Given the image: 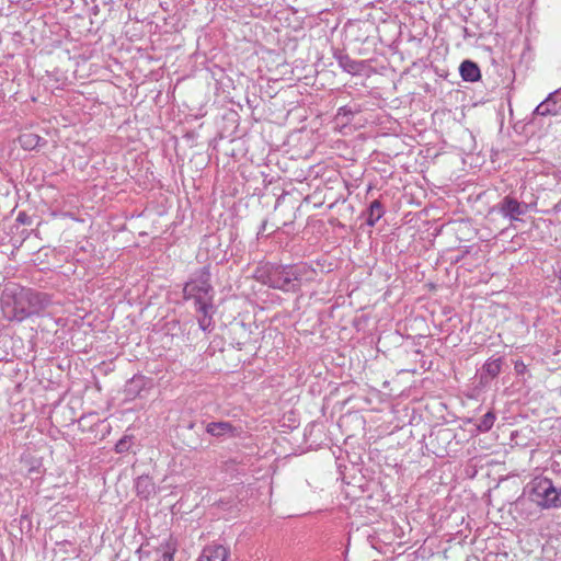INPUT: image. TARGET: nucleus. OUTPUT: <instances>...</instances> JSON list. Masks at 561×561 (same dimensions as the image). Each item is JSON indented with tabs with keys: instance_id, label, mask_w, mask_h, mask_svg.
<instances>
[{
	"instance_id": "nucleus-18",
	"label": "nucleus",
	"mask_w": 561,
	"mask_h": 561,
	"mask_svg": "<svg viewBox=\"0 0 561 561\" xmlns=\"http://www.w3.org/2000/svg\"><path fill=\"white\" fill-rule=\"evenodd\" d=\"M353 115V110L350 106L345 105L337 110L335 118L336 121H341L343 125H346L352 121Z\"/></svg>"
},
{
	"instance_id": "nucleus-2",
	"label": "nucleus",
	"mask_w": 561,
	"mask_h": 561,
	"mask_svg": "<svg viewBox=\"0 0 561 561\" xmlns=\"http://www.w3.org/2000/svg\"><path fill=\"white\" fill-rule=\"evenodd\" d=\"M317 277V271L308 263L278 264L265 262L254 271V278L273 289L283 293L297 294L305 283H311Z\"/></svg>"
},
{
	"instance_id": "nucleus-14",
	"label": "nucleus",
	"mask_w": 561,
	"mask_h": 561,
	"mask_svg": "<svg viewBox=\"0 0 561 561\" xmlns=\"http://www.w3.org/2000/svg\"><path fill=\"white\" fill-rule=\"evenodd\" d=\"M385 206L379 199L373 201L366 210L362 214L365 222L369 227H374L377 221L385 215Z\"/></svg>"
},
{
	"instance_id": "nucleus-23",
	"label": "nucleus",
	"mask_w": 561,
	"mask_h": 561,
	"mask_svg": "<svg viewBox=\"0 0 561 561\" xmlns=\"http://www.w3.org/2000/svg\"><path fill=\"white\" fill-rule=\"evenodd\" d=\"M90 416H93L95 417V414H90L89 416H81L78 421V424H79V427L81 428V431H85V421L90 417Z\"/></svg>"
},
{
	"instance_id": "nucleus-7",
	"label": "nucleus",
	"mask_w": 561,
	"mask_h": 561,
	"mask_svg": "<svg viewBox=\"0 0 561 561\" xmlns=\"http://www.w3.org/2000/svg\"><path fill=\"white\" fill-rule=\"evenodd\" d=\"M503 363V357L489 358L477 374L478 386L480 388L490 386L491 381L501 374Z\"/></svg>"
},
{
	"instance_id": "nucleus-6",
	"label": "nucleus",
	"mask_w": 561,
	"mask_h": 561,
	"mask_svg": "<svg viewBox=\"0 0 561 561\" xmlns=\"http://www.w3.org/2000/svg\"><path fill=\"white\" fill-rule=\"evenodd\" d=\"M183 290L202 294L215 293L214 286L211 285L210 265L207 264L194 271L188 280L184 284Z\"/></svg>"
},
{
	"instance_id": "nucleus-13",
	"label": "nucleus",
	"mask_w": 561,
	"mask_h": 561,
	"mask_svg": "<svg viewBox=\"0 0 561 561\" xmlns=\"http://www.w3.org/2000/svg\"><path fill=\"white\" fill-rule=\"evenodd\" d=\"M147 383V378L142 375H135L131 379H129L124 388L125 398L127 400H134L140 392L145 389Z\"/></svg>"
},
{
	"instance_id": "nucleus-24",
	"label": "nucleus",
	"mask_w": 561,
	"mask_h": 561,
	"mask_svg": "<svg viewBox=\"0 0 561 561\" xmlns=\"http://www.w3.org/2000/svg\"><path fill=\"white\" fill-rule=\"evenodd\" d=\"M266 225H267V220H263L262 224H261L260 230L257 232V238L263 237V232L266 229Z\"/></svg>"
},
{
	"instance_id": "nucleus-5",
	"label": "nucleus",
	"mask_w": 561,
	"mask_h": 561,
	"mask_svg": "<svg viewBox=\"0 0 561 561\" xmlns=\"http://www.w3.org/2000/svg\"><path fill=\"white\" fill-rule=\"evenodd\" d=\"M529 209V205L525 202H519L512 194L505 195L501 198L491 209L493 213H497L511 222L520 221V217L526 215Z\"/></svg>"
},
{
	"instance_id": "nucleus-10",
	"label": "nucleus",
	"mask_w": 561,
	"mask_h": 561,
	"mask_svg": "<svg viewBox=\"0 0 561 561\" xmlns=\"http://www.w3.org/2000/svg\"><path fill=\"white\" fill-rule=\"evenodd\" d=\"M206 433L216 437H238L241 433L240 427L233 426L230 422L219 421V422H210L206 425Z\"/></svg>"
},
{
	"instance_id": "nucleus-16",
	"label": "nucleus",
	"mask_w": 561,
	"mask_h": 561,
	"mask_svg": "<svg viewBox=\"0 0 561 561\" xmlns=\"http://www.w3.org/2000/svg\"><path fill=\"white\" fill-rule=\"evenodd\" d=\"M42 138L33 133L22 134L19 137V142L21 147L25 150H33L39 146Z\"/></svg>"
},
{
	"instance_id": "nucleus-3",
	"label": "nucleus",
	"mask_w": 561,
	"mask_h": 561,
	"mask_svg": "<svg viewBox=\"0 0 561 561\" xmlns=\"http://www.w3.org/2000/svg\"><path fill=\"white\" fill-rule=\"evenodd\" d=\"M536 505L541 510L561 507V485L558 486L547 477H536L525 488L524 495L518 497L515 510L531 518L530 508Z\"/></svg>"
},
{
	"instance_id": "nucleus-9",
	"label": "nucleus",
	"mask_w": 561,
	"mask_h": 561,
	"mask_svg": "<svg viewBox=\"0 0 561 561\" xmlns=\"http://www.w3.org/2000/svg\"><path fill=\"white\" fill-rule=\"evenodd\" d=\"M333 57L337 61L339 66L347 73L357 76L360 75L364 69L366 68V61L365 60H355L350 57L348 54H346L342 49H334L333 50Z\"/></svg>"
},
{
	"instance_id": "nucleus-11",
	"label": "nucleus",
	"mask_w": 561,
	"mask_h": 561,
	"mask_svg": "<svg viewBox=\"0 0 561 561\" xmlns=\"http://www.w3.org/2000/svg\"><path fill=\"white\" fill-rule=\"evenodd\" d=\"M136 493L140 499L148 500L157 493V486L152 478L142 474L135 481Z\"/></svg>"
},
{
	"instance_id": "nucleus-15",
	"label": "nucleus",
	"mask_w": 561,
	"mask_h": 561,
	"mask_svg": "<svg viewBox=\"0 0 561 561\" xmlns=\"http://www.w3.org/2000/svg\"><path fill=\"white\" fill-rule=\"evenodd\" d=\"M459 72L463 81L477 82L481 78V71L477 62L472 60H463L460 64Z\"/></svg>"
},
{
	"instance_id": "nucleus-22",
	"label": "nucleus",
	"mask_w": 561,
	"mask_h": 561,
	"mask_svg": "<svg viewBox=\"0 0 561 561\" xmlns=\"http://www.w3.org/2000/svg\"><path fill=\"white\" fill-rule=\"evenodd\" d=\"M514 369L517 375H523L526 371V365L523 360H516L514 365Z\"/></svg>"
},
{
	"instance_id": "nucleus-17",
	"label": "nucleus",
	"mask_w": 561,
	"mask_h": 561,
	"mask_svg": "<svg viewBox=\"0 0 561 561\" xmlns=\"http://www.w3.org/2000/svg\"><path fill=\"white\" fill-rule=\"evenodd\" d=\"M496 420V415L493 411H488L481 419L478 420V422L476 423V427L478 430V432L480 433H486L489 432L494 422Z\"/></svg>"
},
{
	"instance_id": "nucleus-21",
	"label": "nucleus",
	"mask_w": 561,
	"mask_h": 561,
	"mask_svg": "<svg viewBox=\"0 0 561 561\" xmlns=\"http://www.w3.org/2000/svg\"><path fill=\"white\" fill-rule=\"evenodd\" d=\"M175 548L168 549L162 552L159 561H173Z\"/></svg>"
},
{
	"instance_id": "nucleus-25",
	"label": "nucleus",
	"mask_w": 561,
	"mask_h": 561,
	"mask_svg": "<svg viewBox=\"0 0 561 561\" xmlns=\"http://www.w3.org/2000/svg\"><path fill=\"white\" fill-rule=\"evenodd\" d=\"M195 426V423L194 422H190L188 425H187V428L188 430H193Z\"/></svg>"
},
{
	"instance_id": "nucleus-19",
	"label": "nucleus",
	"mask_w": 561,
	"mask_h": 561,
	"mask_svg": "<svg viewBox=\"0 0 561 561\" xmlns=\"http://www.w3.org/2000/svg\"><path fill=\"white\" fill-rule=\"evenodd\" d=\"M131 439H133V436L130 435H124L115 445V451L117 454H124V453H127L129 450V448L131 447Z\"/></svg>"
},
{
	"instance_id": "nucleus-26",
	"label": "nucleus",
	"mask_w": 561,
	"mask_h": 561,
	"mask_svg": "<svg viewBox=\"0 0 561 561\" xmlns=\"http://www.w3.org/2000/svg\"><path fill=\"white\" fill-rule=\"evenodd\" d=\"M35 471V468H31L30 469V473L34 472Z\"/></svg>"
},
{
	"instance_id": "nucleus-4",
	"label": "nucleus",
	"mask_w": 561,
	"mask_h": 561,
	"mask_svg": "<svg viewBox=\"0 0 561 561\" xmlns=\"http://www.w3.org/2000/svg\"><path fill=\"white\" fill-rule=\"evenodd\" d=\"M215 293H196L183 290V299L192 301L198 327L204 332H210L214 329V314L216 307L214 304Z\"/></svg>"
},
{
	"instance_id": "nucleus-8",
	"label": "nucleus",
	"mask_w": 561,
	"mask_h": 561,
	"mask_svg": "<svg viewBox=\"0 0 561 561\" xmlns=\"http://www.w3.org/2000/svg\"><path fill=\"white\" fill-rule=\"evenodd\" d=\"M537 116L561 117V89L550 93L533 112Z\"/></svg>"
},
{
	"instance_id": "nucleus-20",
	"label": "nucleus",
	"mask_w": 561,
	"mask_h": 561,
	"mask_svg": "<svg viewBox=\"0 0 561 561\" xmlns=\"http://www.w3.org/2000/svg\"><path fill=\"white\" fill-rule=\"evenodd\" d=\"M16 222L22 225H32V217L25 211H20L16 216Z\"/></svg>"
},
{
	"instance_id": "nucleus-12",
	"label": "nucleus",
	"mask_w": 561,
	"mask_h": 561,
	"mask_svg": "<svg viewBox=\"0 0 561 561\" xmlns=\"http://www.w3.org/2000/svg\"><path fill=\"white\" fill-rule=\"evenodd\" d=\"M229 551L221 545L206 546L197 561H227Z\"/></svg>"
},
{
	"instance_id": "nucleus-1",
	"label": "nucleus",
	"mask_w": 561,
	"mask_h": 561,
	"mask_svg": "<svg viewBox=\"0 0 561 561\" xmlns=\"http://www.w3.org/2000/svg\"><path fill=\"white\" fill-rule=\"evenodd\" d=\"M51 302L49 294L16 283L7 284L0 296L3 317L10 322H22L27 318L38 316Z\"/></svg>"
}]
</instances>
